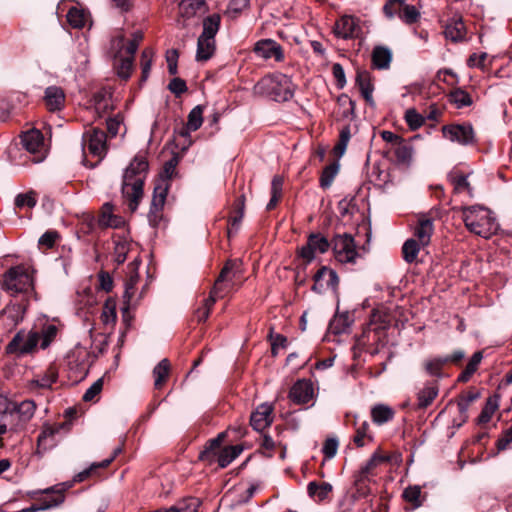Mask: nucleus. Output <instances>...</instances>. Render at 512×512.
<instances>
[{
  "mask_svg": "<svg viewBox=\"0 0 512 512\" xmlns=\"http://www.w3.org/2000/svg\"><path fill=\"white\" fill-rule=\"evenodd\" d=\"M148 167L147 159L137 155L124 172L121 190L132 212L137 210L143 197V185Z\"/></svg>",
  "mask_w": 512,
  "mask_h": 512,
  "instance_id": "nucleus-1",
  "label": "nucleus"
},
{
  "mask_svg": "<svg viewBox=\"0 0 512 512\" xmlns=\"http://www.w3.org/2000/svg\"><path fill=\"white\" fill-rule=\"evenodd\" d=\"M463 221L466 228L483 238H490L496 234L499 224L492 212L481 205H472L462 208Z\"/></svg>",
  "mask_w": 512,
  "mask_h": 512,
  "instance_id": "nucleus-2",
  "label": "nucleus"
},
{
  "mask_svg": "<svg viewBox=\"0 0 512 512\" xmlns=\"http://www.w3.org/2000/svg\"><path fill=\"white\" fill-rule=\"evenodd\" d=\"M253 94L268 97L277 102H285L292 99L294 85L291 78L285 74L266 75L254 85Z\"/></svg>",
  "mask_w": 512,
  "mask_h": 512,
  "instance_id": "nucleus-3",
  "label": "nucleus"
},
{
  "mask_svg": "<svg viewBox=\"0 0 512 512\" xmlns=\"http://www.w3.org/2000/svg\"><path fill=\"white\" fill-rule=\"evenodd\" d=\"M239 273V264L236 260H229L225 263L208 298L204 300L203 307L211 312L217 299L224 298L233 288L234 280Z\"/></svg>",
  "mask_w": 512,
  "mask_h": 512,
  "instance_id": "nucleus-4",
  "label": "nucleus"
},
{
  "mask_svg": "<svg viewBox=\"0 0 512 512\" xmlns=\"http://www.w3.org/2000/svg\"><path fill=\"white\" fill-rule=\"evenodd\" d=\"M2 287L11 296L33 290V279L23 266L9 268L2 276Z\"/></svg>",
  "mask_w": 512,
  "mask_h": 512,
  "instance_id": "nucleus-5",
  "label": "nucleus"
},
{
  "mask_svg": "<svg viewBox=\"0 0 512 512\" xmlns=\"http://www.w3.org/2000/svg\"><path fill=\"white\" fill-rule=\"evenodd\" d=\"M335 259L341 264H355L359 253L352 235L337 234L331 241Z\"/></svg>",
  "mask_w": 512,
  "mask_h": 512,
  "instance_id": "nucleus-6",
  "label": "nucleus"
},
{
  "mask_svg": "<svg viewBox=\"0 0 512 512\" xmlns=\"http://www.w3.org/2000/svg\"><path fill=\"white\" fill-rule=\"evenodd\" d=\"M330 247L331 242L324 235L313 232L308 235L306 244L298 248L297 254L306 264H309L315 259L317 253L324 254Z\"/></svg>",
  "mask_w": 512,
  "mask_h": 512,
  "instance_id": "nucleus-7",
  "label": "nucleus"
},
{
  "mask_svg": "<svg viewBox=\"0 0 512 512\" xmlns=\"http://www.w3.org/2000/svg\"><path fill=\"white\" fill-rule=\"evenodd\" d=\"M84 146L88 152L99 158L100 162L108 152L107 135L99 128L91 127L83 134Z\"/></svg>",
  "mask_w": 512,
  "mask_h": 512,
  "instance_id": "nucleus-8",
  "label": "nucleus"
},
{
  "mask_svg": "<svg viewBox=\"0 0 512 512\" xmlns=\"http://www.w3.org/2000/svg\"><path fill=\"white\" fill-rule=\"evenodd\" d=\"M21 143L26 151L33 155V162L39 163L45 159L46 150L41 131L30 129L21 135Z\"/></svg>",
  "mask_w": 512,
  "mask_h": 512,
  "instance_id": "nucleus-9",
  "label": "nucleus"
},
{
  "mask_svg": "<svg viewBox=\"0 0 512 512\" xmlns=\"http://www.w3.org/2000/svg\"><path fill=\"white\" fill-rule=\"evenodd\" d=\"M168 193V184L161 180L154 186L151 205L148 213L149 224L157 227L162 219V210Z\"/></svg>",
  "mask_w": 512,
  "mask_h": 512,
  "instance_id": "nucleus-10",
  "label": "nucleus"
},
{
  "mask_svg": "<svg viewBox=\"0 0 512 512\" xmlns=\"http://www.w3.org/2000/svg\"><path fill=\"white\" fill-rule=\"evenodd\" d=\"M70 427L71 423L69 421L56 424L44 423L37 438L38 453H44L53 448L56 445V435L61 430L69 431Z\"/></svg>",
  "mask_w": 512,
  "mask_h": 512,
  "instance_id": "nucleus-11",
  "label": "nucleus"
},
{
  "mask_svg": "<svg viewBox=\"0 0 512 512\" xmlns=\"http://www.w3.org/2000/svg\"><path fill=\"white\" fill-rule=\"evenodd\" d=\"M39 341L38 333L19 331L6 346L8 354L25 355L32 352Z\"/></svg>",
  "mask_w": 512,
  "mask_h": 512,
  "instance_id": "nucleus-12",
  "label": "nucleus"
},
{
  "mask_svg": "<svg viewBox=\"0 0 512 512\" xmlns=\"http://www.w3.org/2000/svg\"><path fill=\"white\" fill-rule=\"evenodd\" d=\"M314 284L312 291L321 294L327 289L336 290L339 284V277L336 271L322 266L313 277Z\"/></svg>",
  "mask_w": 512,
  "mask_h": 512,
  "instance_id": "nucleus-13",
  "label": "nucleus"
},
{
  "mask_svg": "<svg viewBox=\"0 0 512 512\" xmlns=\"http://www.w3.org/2000/svg\"><path fill=\"white\" fill-rule=\"evenodd\" d=\"M446 139L461 145H468L474 141L473 128L470 125H446L442 127Z\"/></svg>",
  "mask_w": 512,
  "mask_h": 512,
  "instance_id": "nucleus-14",
  "label": "nucleus"
},
{
  "mask_svg": "<svg viewBox=\"0 0 512 512\" xmlns=\"http://www.w3.org/2000/svg\"><path fill=\"white\" fill-rule=\"evenodd\" d=\"M36 409V403L30 399L23 400L20 403L11 402L9 414H15L17 417L16 429L23 428L34 417Z\"/></svg>",
  "mask_w": 512,
  "mask_h": 512,
  "instance_id": "nucleus-15",
  "label": "nucleus"
},
{
  "mask_svg": "<svg viewBox=\"0 0 512 512\" xmlns=\"http://www.w3.org/2000/svg\"><path fill=\"white\" fill-rule=\"evenodd\" d=\"M254 53L265 60L275 59L280 62L284 59L283 49L280 44L272 39H261L255 43Z\"/></svg>",
  "mask_w": 512,
  "mask_h": 512,
  "instance_id": "nucleus-16",
  "label": "nucleus"
},
{
  "mask_svg": "<svg viewBox=\"0 0 512 512\" xmlns=\"http://www.w3.org/2000/svg\"><path fill=\"white\" fill-rule=\"evenodd\" d=\"M313 395V384L306 379L295 382L289 391V399L297 405L307 404L313 398Z\"/></svg>",
  "mask_w": 512,
  "mask_h": 512,
  "instance_id": "nucleus-17",
  "label": "nucleus"
},
{
  "mask_svg": "<svg viewBox=\"0 0 512 512\" xmlns=\"http://www.w3.org/2000/svg\"><path fill=\"white\" fill-rule=\"evenodd\" d=\"M273 407L271 404L262 403L251 414L250 425L256 431H263L273 422Z\"/></svg>",
  "mask_w": 512,
  "mask_h": 512,
  "instance_id": "nucleus-18",
  "label": "nucleus"
},
{
  "mask_svg": "<svg viewBox=\"0 0 512 512\" xmlns=\"http://www.w3.org/2000/svg\"><path fill=\"white\" fill-rule=\"evenodd\" d=\"M360 27L353 16H342L334 25V34L342 39H352L358 36Z\"/></svg>",
  "mask_w": 512,
  "mask_h": 512,
  "instance_id": "nucleus-19",
  "label": "nucleus"
},
{
  "mask_svg": "<svg viewBox=\"0 0 512 512\" xmlns=\"http://www.w3.org/2000/svg\"><path fill=\"white\" fill-rule=\"evenodd\" d=\"M71 487V484L69 483H60L57 485H54L52 487H49L45 490H43V493L49 494L52 493L54 496L47 500H43L40 504H37L39 511L48 510L50 508L59 506L62 504L65 500L64 493L66 490H68Z\"/></svg>",
  "mask_w": 512,
  "mask_h": 512,
  "instance_id": "nucleus-20",
  "label": "nucleus"
},
{
  "mask_svg": "<svg viewBox=\"0 0 512 512\" xmlns=\"http://www.w3.org/2000/svg\"><path fill=\"white\" fill-rule=\"evenodd\" d=\"M44 102L51 112L60 111L65 105V93L61 87L49 86L45 89Z\"/></svg>",
  "mask_w": 512,
  "mask_h": 512,
  "instance_id": "nucleus-21",
  "label": "nucleus"
},
{
  "mask_svg": "<svg viewBox=\"0 0 512 512\" xmlns=\"http://www.w3.org/2000/svg\"><path fill=\"white\" fill-rule=\"evenodd\" d=\"M393 460L392 455H382L378 450L375 451L368 461L361 466V468L357 471L356 474L360 475L362 478L365 477L370 479L371 477L376 475V468L386 462H391Z\"/></svg>",
  "mask_w": 512,
  "mask_h": 512,
  "instance_id": "nucleus-22",
  "label": "nucleus"
},
{
  "mask_svg": "<svg viewBox=\"0 0 512 512\" xmlns=\"http://www.w3.org/2000/svg\"><path fill=\"white\" fill-rule=\"evenodd\" d=\"M225 438V432L219 433L217 437L209 439L204 449L199 453V460L205 461L209 464H212L215 462L219 452L221 449V444L224 441Z\"/></svg>",
  "mask_w": 512,
  "mask_h": 512,
  "instance_id": "nucleus-23",
  "label": "nucleus"
},
{
  "mask_svg": "<svg viewBox=\"0 0 512 512\" xmlns=\"http://www.w3.org/2000/svg\"><path fill=\"white\" fill-rule=\"evenodd\" d=\"M434 232L433 220L430 218H421L414 228V238L417 242L426 247L430 244Z\"/></svg>",
  "mask_w": 512,
  "mask_h": 512,
  "instance_id": "nucleus-24",
  "label": "nucleus"
},
{
  "mask_svg": "<svg viewBox=\"0 0 512 512\" xmlns=\"http://www.w3.org/2000/svg\"><path fill=\"white\" fill-rule=\"evenodd\" d=\"M356 84L358 85L361 95L365 99L366 103L373 107L375 102L372 95L374 86L371 81V74L367 70H358L356 74Z\"/></svg>",
  "mask_w": 512,
  "mask_h": 512,
  "instance_id": "nucleus-25",
  "label": "nucleus"
},
{
  "mask_svg": "<svg viewBox=\"0 0 512 512\" xmlns=\"http://www.w3.org/2000/svg\"><path fill=\"white\" fill-rule=\"evenodd\" d=\"M439 387L437 382H427L422 389L417 393V409H425L430 406L435 398L438 396Z\"/></svg>",
  "mask_w": 512,
  "mask_h": 512,
  "instance_id": "nucleus-26",
  "label": "nucleus"
},
{
  "mask_svg": "<svg viewBox=\"0 0 512 512\" xmlns=\"http://www.w3.org/2000/svg\"><path fill=\"white\" fill-rule=\"evenodd\" d=\"M445 37L453 42L462 41L466 35V27L461 17H453L448 20L445 30Z\"/></svg>",
  "mask_w": 512,
  "mask_h": 512,
  "instance_id": "nucleus-27",
  "label": "nucleus"
},
{
  "mask_svg": "<svg viewBox=\"0 0 512 512\" xmlns=\"http://www.w3.org/2000/svg\"><path fill=\"white\" fill-rule=\"evenodd\" d=\"M371 59L375 69H388L392 61V51L387 46L377 45L373 48Z\"/></svg>",
  "mask_w": 512,
  "mask_h": 512,
  "instance_id": "nucleus-28",
  "label": "nucleus"
},
{
  "mask_svg": "<svg viewBox=\"0 0 512 512\" xmlns=\"http://www.w3.org/2000/svg\"><path fill=\"white\" fill-rule=\"evenodd\" d=\"M395 411L388 405L377 404L371 409V418L376 425H383L393 420Z\"/></svg>",
  "mask_w": 512,
  "mask_h": 512,
  "instance_id": "nucleus-29",
  "label": "nucleus"
},
{
  "mask_svg": "<svg viewBox=\"0 0 512 512\" xmlns=\"http://www.w3.org/2000/svg\"><path fill=\"white\" fill-rule=\"evenodd\" d=\"M203 123V108L200 105L195 106L188 114L186 127L180 132L181 136H187L188 131L198 130Z\"/></svg>",
  "mask_w": 512,
  "mask_h": 512,
  "instance_id": "nucleus-30",
  "label": "nucleus"
},
{
  "mask_svg": "<svg viewBox=\"0 0 512 512\" xmlns=\"http://www.w3.org/2000/svg\"><path fill=\"white\" fill-rule=\"evenodd\" d=\"M242 450L240 445L226 446L219 452L215 462L220 468H226L241 454Z\"/></svg>",
  "mask_w": 512,
  "mask_h": 512,
  "instance_id": "nucleus-31",
  "label": "nucleus"
},
{
  "mask_svg": "<svg viewBox=\"0 0 512 512\" xmlns=\"http://www.w3.org/2000/svg\"><path fill=\"white\" fill-rule=\"evenodd\" d=\"M369 423L363 421L358 424L355 423V435L353 436V442L358 447H364L367 443L373 441V435L369 431Z\"/></svg>",
  "mask_w": 512,
  "mask_h": 512,
  "instance_id": "nucleus-32",
  "label": "nucleus"
},
{
  "mask_svg": "<svg viewBox=\"0 0 512 512\" xmlns=\"http://www.w3.org/2000/svg\"><path fill=\"white\" fill-rule=\"evenodd\" d=\"M24 309L20 304H10L2 312V317L7 325L15 326L22 321Z\"/></svg>",
  "mask_w": 512,
  "mask_h": 512,
  "instance_id": "nucleus-33",
  "label": "nucleus"
},
{
  "mask_svg": "<svg viewBox=\"0 0 512 512\" xmlns=\"http://www.w3.org/2000/svg\"><path fill=\"white\" fill-rule=\"evenodd\" d=\"M221 17L219 14H212L206 17L203 21V32L199 37L205 39H214L219 27H220Z\"/></svg>",
  "mask_w": 512,
  "mask_h": 512,
  "instance_id": "nucleus-34",
  "label": "nucleus"
},
{
  "mask_svg": "<svg viewBox=\"0 0 512 512\" xmlns=\"http://www.w3.org/2000/svg\"><path fill=\"white\" fill-rule=\"evenodd\" d=\"M215 50V39L198 38L197 42V61H207L210 59Z\"/></svg>",
  "mask_w": 512,
  "mask_h": 512,
  "instance_id": "nucleus-35",
  "label": "nucleus"
},
{
  "mask_svg": "<svg viewBox=\"0 0 512 512\" xmlns=\"http://www.w3.org/2000/svg\"><path fill=\"white\" fill-rule=\"evenodd\" d=\"M170 372V362L168 359H162L153 369L154 387L161 389Z\"/></svg>",
  "mask_w": 512,
  "mask_h": 512,
  "instance_id": "nucleus-36",
  "label": "nucleus"
},
{
  "mask_svg": "<svg viewBox=\"0 0 512 512\" xmlns=\"http://www.w3.org/2000/svg\"><path fill=\"white\" fill-rule=\"evenodd\" d=\"M353 320L348 312L336 315L330 322V329L334 334H342L348 331Z\"/></svg>",
  "mask_w": 512,
  "mask_h": 512,
  "instance_id": "nucleus-37",
  "label": "nucleus"
},
{
  "mask_svg": "<svg viewBox=\"0 0 512 512\" xmlns=\"http://www.w3.org/2000/svg\"><path fill=\"white\" fill-rule=\"evenodd\" d=\"M67 21L75 29H82L88 21V15L83 9L71 7L67 12Z\"/></svg>",
  "mask_w": 512,
  "mask_h": 512,
  "instance_id": "nucleus-38",
  "label": "nucleus"
},
{
  "mask_svg": "<svg viewBox=\"0 0 512 512\" xmlns=\"http://www.w3.org/2000/svg\"><path fill=\"white\" fill-rule=\"evenodd\" d=\"M498 406H499V396L498 395L490 396L487 399L486 404L483 407L480 415L478 416V423L479 424L488 423L491 420L495 411L498 409Z\"/></svg>",
  "mask_w": 512,
  "mask_h": 512,
  "instance_id": "nucleus-39",
  "label": "nucleus"
},
{
  "mask_svg": "<svg viewBox=\"0 0 512 512\" xmlns=\"http://www.w3.org/2000/svg\"><path fill=\"white\" fill-rule=\"evenodd\" d=\"M283 178L276 175L271 181V198L266 206L268 211L273 210L282 197Z\"/></svg>",
  "mask_w": 512,
  "mask_h": 512,
  "instance_id": "nucleus-40",
  "label": "nucleus"
},
{
  "mask_svg": "<svg viewBox=\"0 0 512 512\" xmlns=\"http://www.w3.org/2000/svg\"><path fill=\"white\" fill-rule=\"evenodd\" d=\"M421 248H423L422 244L417 242L416 239L410 238L406 240L402 246L403 259L407 263H413Z\"/></svg>",
  "mask_w": 512,
  "mask_h": 512,
  "instance_id": "nucleus-41",
  "label": "nucleus"
},
{
  "mask_svg": "<svg viewBox=\"0 0 512 512\" xmlns=\"http://www.w3.org/2000/svg\"><path fill=\"white\" fill-rule=\"evenodd\" d=\"M133 65V57H120L115 63L117 75L123 80H128L131 76Z\"/></svg>",
  "mask_w": 512,
  "mask_h": 512,
  "instance_id": "nucleus-42",
  "label": "nucleus"
},
{
  "mask_svg": "<svg viewBox=\"0 0 512 512\" xmlns=\"http://www.w3.org/2000/svg\"><path fill=\"white\" fill-rule=\"evenodd\" d=\"M203 5V0H181L179 3V14L182 17L190 18L194 16Z\"/></svg>",
  "mask_w": 512,
  "mask_h": 512,
  "instance_id": "nucleus-43",
  "label": "nucleus"
},
{
  "mask_svg": "<svg viewBox=\"0 0 512 512\" xmlns=\"http://www.w3.org/2000/svg\"><path fill=\"white\" fill-rule=\"evenodd\" d=\"M350 138L351 128L349 125H346L340 130L339 140L333 148V152L338 158H341L345 154Z\"/></svg>",
  "mask_w": 512,
  "mask_h": 512,
  "instance_id": "nucleus-44",
  "label": "nucleus"
},
{
  "mask_svg": "<svg viewBox=\"0 0 512 512\" xmlns=\"http://www.w3.org/2000/svg\"><path fill=\"white\" fill-rule=\"evenodd\" d=\"M339 163L337 161L327 165L320 176V186L323 189H327L331 186V184L334 181V178L336 177L338 171H339Z\"/></svg>",
  "mask_w": 512,
  "mask_h": 512,
  "instance_id": "nucleus-45",
  "label": "nucleus"
},
{
  "mask_svg": "<svg viewBox=\"0 0 512 512\" xmlns=\"http://www.w3.org/2000/svg\"><path fill=\"white\" fill-rule=\"evenodd\" d=\"M449 101L455 104L457 108L467 107L472 104V98L469 93L460 88L450 92Z\"/></svg>",
  "mask_w": 512,
  "mask_h": 512,
  "instance_id": "nucleus-46",
  "label": "nucleus"
},
{
  "mask_svg": "<svg viewBox=\"0 0 512 512\" xmlns=\"http://www.w3.org/2000/svg\"><path fill=\"white\" fill-rule=\"evenodd\" d=\"M58 379V371L54 366H50L42 375L34 381L40 388H50Z\"/></svg>",
  "mask_w": 512,
  "mask_h": 512,
  "instance_id": "nucleus-47",
  "label": "nucleus"
},
{
  "mask_svg": "<svg viewBox=\"0 0 512 512\" xmlns=\"http://www.w3.org/2000/svg\"><path fill=\"white\" fill-rule=\"evenodd\" d=\"M420 11L414 5L405 4L403 2L402 11L399 13V18L408 25L416 23L420 19Z\"/></svg>",
  "mask_w": 512,
  "mask_h": 512,
  "instance_id": "nucleus-48",
  "label": "nucleus"
},
{
  "mask_svg": "<svg viewBox=\"0 0 512 512\" xmlns=\"http://www.w3.org/2000/svg\"><path fill=\"white\" fill-rule=\"evenodd\" d=\"M154 52L151 48H145L141 53V81L145 82L149 75L152 66Z\"/></svg>",
  "mask_w": 512,
  "mask_h": 512,
  "instance_id": "nucleus-49",
  "label": "nucleus"
},
{
  "mask_svg": "<svg viewBox=\"0 0 512 512\" xmlns=\"http://www.w3.org/2000/svg\"><path fill=\"white\" fill-rule=\"evenodd\" d=\"M404 119L412 131L419 129L425 123V117L414 108L405 111Z\"/></svg>",
  "mask_w": 512,
  "mask_h": 512,
  "instance_id": "nucleus-50",
  "label": "nucleus"
},
{
  "mask_svg": "<svg viewBox=\"0 0 512 512\" xmlns=\"http://www.w3.org/2000/svg\"><path fill=\"white\" fill-rule=\"evenodd\" d=\"M477 393L469 392L467 394H463L459 397L457 406L462 418V421H466L468 418L467 412L472 402H474L478 398Z\"/></svg>",
  "mask_w": 512,
  "mask_h": 512,
  "instance_id": "nucleus-51",
  "label": "nucleus"
},
{
  "mask_svg": "<svg viewBox=\"0 0 512 512\" xmlns=\"http://www.w3.org/2000/svg\"><path fill=\"white\" fill-rule=\"evenodd\" d=\"M310 496H317L319 500H323L332 491V485L323 482L318 484L317 482H310L307 487Z\"/></svg>",
  "mask_w": 512,
  "mask_h": 512,
  "instance_id": "nucleus-52",
  "label": "nucleus"
},
{
  "mask_svg": "<svg viewBox=\"0 0 512 512\" xmlns=\"http://www.w3.org/2000/svg\"><path fill=\"white\" fill-rule=\"evenodd\" d=\"M448 363V359L444 357H435L425 362L424 367L426 372L431 376L440 377L442 368Z\"/></svg>",
  "mask_w": 512,
  "mask_h": 512,
  "instance_id": "nucleus-53",
  "label": "nucleus"
},
{
  "mask_svg": "<svg viewBox=\"0 0 512 512\" xmlns=\"http://www.w3.org/2000/svg\"><path fill=\"white\" fill-rule=\"evenodd\" d=\"M14 204L19 209L24 207L33 208L37 204L36 193L34 191L20 193L15 197Z\"/></svg>",
  "mask_w": 512,
  "mask_h": 512,
  "instance_id": "nucleus-54",
  "label": "nucleus"
},
{
  "mask_svg": "<svg viewBox=\"0 0 512 512\" xmlns=\"http://www.w3.org/2000/svg\"><path fill=\"white\" fill-rule=\"evenodd\" d=\"M198 500L195 498L185 499L182 502L171 506L170 508H164L165 512H196L198 506Z\"/></svg>",
  "mask_w": 512,
  "mask_h": 512,
  "instance_id": "nucleus-55",
  "label": "nucleus"
},
{
  "mask_svg": "<svg viewBox=\"0 0 512 512\" xmlns=\"http://www.w3.org/2000/svg\"><path fill=\"white\" fill-rule=\"evenodd\" d=\"M112 463V459H105L101 462H95L93 464H91V466L83 471H81L80 473H78L75 478H74V481L76 482H82L84 481L85 479H87L89 476H91L93 473H95V471L99 468H106L108 467L110 464Z\"/></svg>",
  "mask_w": 512,
  "mask_h": 512,
  "instance_id": "nucleus-56",
  "label": "nucleus"
},
{
  "mask_svg": "<svg viewBox=\"0 0 512 512\" xmlns=\"http://www.w3.org/2000/svg\"><path fill=\"white\" fill-rule=\"evenodd\" d=\"M420 496L421 488L417 485L409 486L403 491L404 500L411 503L414 508L421 506Z\"/></svg>",
  "mask_w": 512,
  "mask_h": 512,
  "instance_id": "nucleus-57",
  "label": "nucleus"
},
{
  "mask_svg": "<svg viewBox=\"0 0 512 512\" xmlns=\"http://www.w3.org/2000/svg\"><path fill=\"white\" fill-rule=\"evenodd\" d=\"M394 154L401 163L409 162L413 155V149L410 145L405 144L403 139L396 145Z\"/></svg>",
  "mask_w": 512,
  "mask_h": 512,
  "instance_id": "nucleus-58",
  "label": "nucleus"
},
{
  "mask_svg": "<svg viewBox=\"0 0 512 512\" xmlns=\"http://www.w3.org/2000/svg\"><path fill=\"white\" fill-rule=\"evenodd\" d=\"M138 280H139L138 274H134V275H131L130 278L125 282V291L123 294L125 304L127 305L124 309L125 311H127L129 309V305H130L131 299L134 295L135 287L138 283Z\"/></svg>",
  "mask_w": 512,
  "mask_h": 512,
  "instance_id": "nucleus-59",
  "label": "nucleus"
},
{
  "mask_svg": "<svg viewBox=\"0 0 512 512\" xmlns=\"http://www.w3.org/2000/svg\"><path fill=\"white\" fill-rule=\"evenodd\" d=\"M451 182L454 186V190L457 193L467 191L469 195H472V188L467 180V176L463 174H455L451 176Z\"/></svg>",
  "mask_w": 512,
  "mask_h": 512,
  "instance_id": "nucleus-60",
  "label": "nucleus"
},
{
  "mask_svg": "<svg viewBox=\"0 0 512 512\" xmlns=\"http://www.w3.org/2000/svg\"><path fill=\"white\" fill-rule=\"evenodd\" d=\"M404 0H388L383 6V13L389 19H392L395 15L399 16L402 11Z\"/></svg>",
  "mask_w": 512,
  "mask_h": 512,
  "instance_id": "nucleus-61",
  "label": "nucleus"
},
{
  "mask_svg": "<svg viewBox=\"0 0 512 512\" xmlns=\"http://www.w3.org/2000/svg\"><path fill=\"white\" fill-rule=\"evenodd\" d=\"M124 41H125V37L123 34L115 37V39L113 40V44L118 47L120 50L121 49H125L126 53L128 54L127 57H133L134 58V54L136 53V51L138 50V47L135 43H133L131 40H129L127 42L126 45H124Z\"/></svg>",
  "mask_w": 512,
  "mask_h": 512,
  "instance_id": "nucleus-62",
  "label": "nucleus"
},
{
  "mask_svg": "<svg viewBox=\"0 0 512 512\" xmlns=\"http://www.w3.org/2000/svg\"><path fill=\"white\" fill-rule=\"evenodd\" d=\"M339 441L335 437L327 438L323 444L322 452L326 459H332L338 450Z\"/></svg>",
  "mask_w": 512,
  "mask_h": 512,
  "instance_id": "nucleus-63",
  "label": "nucleus"
},
{
  "mask_svg": "<svg viewBox=\"0 0 512 512\" xmlns=\"http://www.w3.org/2000/svg\"><path fill=\"white\" fill-rule=\"evenodd\" d=\"M58 329L55 325H48L42 330L41 348L46 349L55 339Z\"/></svg>",
  "mask_w": 512,
  "mask_h": 512,
  "instance_id": "nucleus-64",
  "label": "nucleus"
}]
</instances>
